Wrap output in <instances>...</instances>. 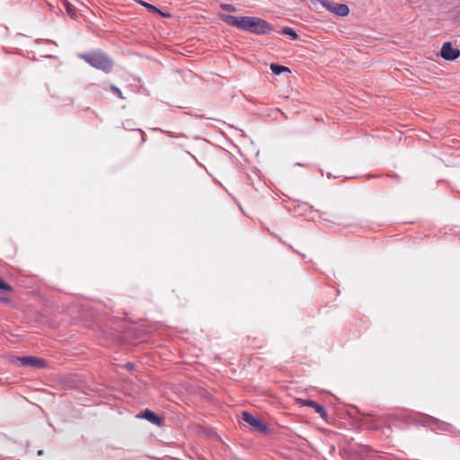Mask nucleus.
<instances>
[{"label": "nucleus", "instance_id": "obj_1", "mask_svg": "<svg viewBox=\"0 0 460 460\" xmlns=\"http://www.w3.org/2000/svg\"><path fill=\"white\" fill-rule=\"evenodd\" d=\"M219 17L228 25L257 35L269 34L274 31L272 24L266 20L255 16H234L221 13Z\"/></svg>", "mask_w": 460, "mask_h": 460}, {"label": "nucleus", "instance_id": "obj_2", "mask_svg": "<svg viewBox=\"0 0 460 460\" xmlns=\"http://www.w3.org/2000/svg\"><path fill=\"white\" fill-rule=\"evenodd\" d=\"M78 58L84 60L91 66L108 74L113 68L112 59L104 52L95 50L78 54Z\"/></svg>", "mask_w": 460, "mask_h": 460}, {"label": "nucleus", "instance_id": "obj_3", "mask_svg": "<svg viewBox=\"0 0 460 460\" xmlns=\"http://www.w3.org/2000/svg\"><path fill=\"white\" fill-rule=\"evenodd\" d=\"M326 10L339 16H347L349 9L345 4H339L329 0H317Z\"/></svg>", "mask_w": 460, "mask_h": 460}, {"label": "nucleus", "instance_id": "obj_4", "mask_svg": "<svg viewBox=\"0 0 460 460\" xmlns=\"http://www.w3.org/2000/svg\"><path fill=\"white\" fill-rule=\"evenodd\" d=\"M243 420L262 434H266L269 431V428L266 423L262 422L259 418L253 416L248 411L243 412Z\"/></svg>", "mask_w": 460, "mask_h": 460}, {"label": "nucleus", "instance_id": "obj_5", "mask_svg": "<svg viewBox=\"0 0 460 460\" xmlns=\"http://www.w3.org/2000/svg\"><path fill=\"white\" fill-rule=\"evenodd\" d=\"M440 56L445 60L454 61L460 57V49H454L450 41H447L442 45Z\"/></svg>", "mask_w": 460, "mask_h": 460}, {"label": "nucleus", "instance_id": "obj_6", "mask_svg": "<svg viewBox=\"0 0 460 460\" xmlns=\"http://www.w3.org/2000/svg\"><path fill=\"white\" fill-rule=\"evenodd\" d=\"M20 366L22 367H34L36 368H41L45 366V361L41 358L35 357H19L16 358Z\"/></svg>", "mask_w": 460, "mask_h": 460}, {"label": "nucleus", "instance_id": "obj_7", "mask_svg": "<svg viewBox=\"0 0 460 460\" xmlns=\"http://www.w3.org/2000/svg\"><path fill=\"white\" fill-rule=\"evenodd\" d=\"M140 417L150 421L153 424H155V425L161 424V418L149 409H146L145 411H143L141 412Z\"/></svg>", "mask_w": 460, "mask_h": 460}, {"label": "nucleus", "instance_id": "obj_8", "mask_svg": "<svg viewBox=\"0 0 460 460\" xmlns=\"http://www.w3.org/2000/svg\"><path fill=\"white\" fill-rule=\"evenodd\" d=\"M270 69H271L272 73H274L275 75H280L285 71L289 72L288 67L279 65L277 63H272L270 65Z\"/></svg>", "mask_w": 460, "mask_h": 460}, {"label": "nucleus", "instance_id": "obj_9", "mask_svg": "<svg viewBox=\"0 0 460 460\" xmlns=\"http://www.w3.org/2000/svg\"><path fill=\"white\" fill-rule=\"evenodd\" d=\"M314 410L315 411V412H317L321 418L323 420H326L327 417H328V412L327 411L325 410V408L321 405L320 403L316 402L314 405Z\"/></svg>", "mask_w": 460, "mask_h": 460}, {"label": "nucleus", "instance_id": "obj_10", "mask_svg": "<svg viewBox=\"0 0 460 460\" xmlns=\"http://www.w3.org/2000/svg\"><path fill=\"white\" fill-rule=\"evenodd\" d=\"M63 5L66 8V11L67 14L71 18H75V12H74V6L68 1H66V0L63 1Z\"/></svg>", "mask_w": 460, "mask_h": 460}, {"label": "nucleus", "instance_id": "obj_11", "mask_svg": "<svg viewBox=\"0 0 460 460\" xmlns=\"http://www.w3.org/2000/svg\"><path fill=\"white\" fill-rule=\"evenodd\" d=\"M137 3L139 4H141L142 6H145L147 10H149L151 12L161 13L160 10L156 6H155V5H153V4H149V3H146V2L142 1V0H138Z\"/></svg>", "mask_w": 460, "mask_h": 460}, {"label": "nucleus", "instance_id": "obj_12", "mask_svg": "<svg viewBox=\"0 0 460 460\" xmlns=\"http://www.w3.org/2000/svg\"><path fill=\"white\" fill-rule=\"evenodd\" d=\"M282 33L284 35H288V36L292 37V39H294V40H296L298 37L296 32L292 28H289V27H285L282 30Z\"/></svg>", "mask_w": 460, "mask_h": 460}, {"label": "nucleus", "instance_id": "obj_13", "mask_svg": "<svg viewBox=\"0 0 460 460\" xmlns=\"http://www.w3.org/2000/svg\"><path fill=\"white\" fill-rule=\"evenodd\" d=\"M298 402L301 404V405H304V406H309V407H314V405L316 403V402L314 401H312V400H309V399H298Z\"/></svg>", "mask_w": 460, "mask_h": 460}, {"label": "nucleus", "instance_id": "obj_14", "mask_svg": "<svg viewBox=\"0 0 460 460\" xmlns=\"http://www.w3.org/2000/svg\"><path fill=\"white\" fill-rule=\"evenodd\" d=\"M111 91L115 93L119 98L120 99H124V96L122 94V92L120 91V89L119 87H117L116 85H111Z\"/></svg>", "mask_w": 460, "mask_h": 460}, {"label": "nucleus", "instance_id": "obj_15", "mask_svg": "<svg viewBox=\"0 0 460 460\" xmlns=\"http://www.w3.org/2000/svg\"><path fill=\"white\" fill-rule=\"evenodd\" d=\"M220 8L222 10L228 11V12H235L236 11V8L233 4H221Z\"/></svg>", "mask_w": 460, "mask_h": 460}, {"label": "nucleus", "instance_id": "obj_16", "mask_svg": "<svg viewBox=\"0 0 460 460\" xmlns=\"http://www.w3.org/2000/svg\"><path fill=\"white\" fill-rule=\"evenodd\" d=\"M0 289L6 290V291H11L13 288H12V287L8 283L3 281L0 279Z\"/></svg>", "mask_w": 460, "mask_h": 460}, {"label": "nucleus", "instance_id": "obj_17", "mask_svg": "<svg viewBox=\"0 0 460 460\" xmlns=\"http://www.w3.org/2000/svg\"><path fill=\"white\" fill-rule=\"evenodd\" d=\"M126 368L128 369V370H131V369H134L135 367V365L131 362H128L126 365H125Z\"/></svg>", "mask_w": 460, "mask_h": 460}, {"label": "nucleus", "instance_id": "obj_18", "mask_svg": "<svg viewBox=\"0 0 460 460\" xmlns=\"http://www.w3.org/2000/svg\"><path fill=\"white\" fill-rule=\"evenodd\" d=\"M8 299L0 296V302H6Z\"/></svg>", "mask_w": 460, "mask_h": 460}]
</instances>
